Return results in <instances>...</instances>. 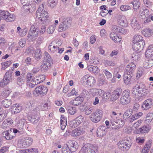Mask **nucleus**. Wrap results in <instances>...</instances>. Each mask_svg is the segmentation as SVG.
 I'll list each match as a JSON object with an SVG mask.
<instances>
[{
    "instance_id": "4c0bfd02",
    "label": "nucleus",
    "mask_w": 153,
    "mask_h": 153,
    "mask_svg": "<svg viewBox=\"0 0 153 153\" xmlns=\"http://www.w3.org/2000/svg\"><path fill=\"white\" fill-rule=\"evenodd\" d=\"M8 14L6 16L4 20L7 22H11L15 19V15L13 14H11L8 12Z\"/></svg>"
},
{
    "instance_id": "864d4df0",
    "label": "nucleus",
    "mask_w": 153,
    "mask_h": 153,
    "mask_svg": "<svg viewBox=\"0 0 153 153\" xmlns=\"http://www.w3.org/2000/svg\"><path fill=\"white\" fill-rule=\"evenodd\" d=\"M130 101L128 98L127 99L120 98V102L122 105H126L129 103Z\"/></svg>"
},
{
    "instance_id": "cd10ccee",
    "label": "nucleus",
    "mask_w": 153,
    "mask_h": 153,
    "mask_svg": "<svg viewBox=\"0 0 153 153\" xmlns=\"http://www.w3.org/2000/svg\"><path fill=\"white\" fill-rule=\"evenodd\" d=\"M132 76V75L127 74V73H126L124 72L123 79L125 84L128 85L130 83Z\"/></svg>"
},
{
    "instance_id": "8fccbe9b",
    "label": "nucleus",
    "mask_w": 153,
    "mask_h": 153,
    "mask_svg": "<svg viewBox=\"0 0 153 153\" xmlns=\"http://www.w3.org/2000/svg\"><path fill=\"white\" fill-rule=\"evenodd\" d=\"M40 49L39 48L37 49L35 53L34 57L36 59H41L42 57Z\"/></svg>"
},
{
    "instance_id": "e433bc0d",
    "label": "nucleus",
    "mask_w": 153,
    "mask_h": 153,
    "mask_svg": "<svg viewBox=\"0 0 153 153\" xmlns=\"http://www.w3.org/2000/svg\"><path fill=\"white\" fill-rule=\"evenodd\" d=\"M132 113L131 109H128L124 112L123 115V118L125 120L128 119L131 116Z\"/></svg>"
},
{
    "instance_id": "f8f14e48",
    "label": "nucleus",
    "mask_w": 153,
    "mask_h": 153,
    "mask_svg": "<svg viewBox=\"0 0 153 153\" xmlns=\"http://www.w3.org/2000/svg\"><path fill=\"white\" fill-rule=\"evenodd\" d=\"M13 131V128H11L7 131L3 132L2 136L6 140H9L13 139L16 136L15 134Z\"/></svg>"
},
{
    "instance_id": "423d86ee",
    "label": "nucleus",
    "mask_w": 153,
    "mask_h": 153,
    "mask_svg": "<svg viewBox=\"0 0 153 153\" xmlns=\"http://www.w3.org/2000/svg\"><path fill=\"white\" fill-rule=\"evenodd\" d=\"M132 144L130 139H124L120 140L118 143V146L119 149L124 152H126L130 148Z\"/></svg>"
},
{
    "instance_id": "473e14b6",
    "label": "nucleus",
    "mask_w": 153,
    "mask_h": 153,
    "mask_svg": "<svg viewBox=\"0 0 153 153\" xmlns=\"http://www.w3.org/2000/svg\"><path fill=\"white\" fill-rule=\"evenodd\" d=\"M131 25L134 29H139L140 26L136 18H133L131 22Z\"/></svg>"
},
{
    "instance_id": "72a5a7b5",
    "label": "nucleus",
    "mask_w": 153,
    "mask_h": 153,
    "mask_svg": "<svg viewBox=\"0 0 153 153\" xmlns=\"http://www.w3.org/2000/svg\"><path fill=\"white\" fill-rule=\"evenodd\" d=\"M60 122L61 128L62 130H64L65 129L67 124L66 118L64 117V116H61Z\"/></svg>"
},
{
    "instance_id": "5701e85b",
    "label": "nucleus",
    "mask_w": 153,
    "mask_h": 153,
    "mask_svg": "<svg viewBox=\"0 0 153 153\" xmlns=\"http://www.w3.org/2000/svg\"><path fill=\"white\" fill-rule=\"evenodd\" d=\"M13 123V120L10 118L6 119L2 123L1 125V127L2 128H5L9 127Z\"/></svg>"
},
{
    "instance_id": "20e7f679",
    "label": "nucleus",
    "mask_w": 153,
    "mask_h": 153,
    "mask_svg": "<svg viewBox=\"0 0 153 153\" xmlns=\"http://www.w3.org/2000/svg\"><path fill=\"white\" fill-rule=\"evenodd\" d=\"M25 121V120L23 118L18 117L16 118V122L17 129L13 128V131L15 133H18V135L24 133L23 127Z\"/></svg>"
},
{
    "instance_id": "de8ad7c7",
    "label": "nucleus",
    "mask_w": 153,
    "mask_h": 153,
    "mask_svg": "<svg viewBox=\"0 0 153 153\" xmlns=\"http://www.w3.org/2000/svg\"><path fill=\"white\" fill-rule=\"evenodd\" d=\"M98 147L95 145L91 144L88 153H96L98 151Z\"/></svg>"
},
{
    "instance_id": "49530a36",
    "label": "nucleus",
    "mask_w": 153,
    "mask_h": 153,
    "mask_svg": "<svg viewBox=\"0 0 153 153\" xmlns=\"http://www.w3.org/2000/svg\"><path fill=\"white\" fill-rule=\"evenodd\" d=\"M12 63L10 61H6L5 62H2L1 64V69L3 70H5Z\"/></svg>"
},
{
    "instance_id": "a878e982",
    "label": "nucleus",
    "mask_w": 153,
    "mask_h": 153,
    "mask_svg": "<svg viewBox=\"0 0 153 153\" xmlns=\"http://www.w3.org/2000/svg\"><path fill=\"white\" fill-rule=\"evenodd\" d=\"M118 22L119 24L122 27H126L127 26V22L124 16L120 17Z\"/></svg>"
},
{
    "instance_id": "680f3d73",
    "label": "nucleus",
    "mask_w": 153,
    "mask_h": 153,
    "mask_svg": "<svg viewBox=\"0 0 153 153\" xmlns=\"http://www.w3.org/2000/svg\"><path fill=\"white\" fill-rule=\"evenodd\" d=\"M131 8V7L130 6L127 5H122L120 7V10L122 11H127Z\"/></svg>"
},
{
    "instance_id": "bb28decb",
    "label": "nucleus",
    "mask_w": 153,
    "mask_h": 153,
    "mask_svg": "<svg viewBox=\"0 0 153 153\" xmlns=\"http://www.w3.org/2000/svg\"><path fill=\"white\" fill-rule=\"evenodd\" d=\"M66 109L68 113L71 115H73L76 112V108L75 107L67 105L66 106Z\"/></svg>"
},
{
    "instance_id": "13d9d810",
    "label": "nucleus",
    "mask_w": 153,
    "mask_h": 153,
    "mask_svg": "<svg viewBox=\"0 0 153 153\" xmlns=\"http://www.w3.org/2000/svg\"><path fill=\"white\" fill-rule=\"evenodd\" d=\"M98 89L96 88H91L89 90V92L90 94L93 96H96Z\"/></svg>"
},
{
    "instance_id": "4d7b16f0",
    "label": "nucleus",
    "mask_w": 153,
    "mask_h": 153,
    "mask_svg": "<svg viewBox=\"0 0 153 153\" xmlns=\"http://www.w3.org/2000/svg\"><path fill=\"white\" fill-rule=\"evenodd\" d=\"M62 153H71L72 152L66 145L62 148Z\"/></svg>"
},
{
    "instance_id": "09e8293b",
    "label": "nucleus",
    "mask_w": 153,
    "mask_h": 153,
    "mask_svg": "<svg viewBox=\"0 0 153 153\" xmlns=\"http://www.w3.org/2000/svg\"><path fill=\"white\" fill-rule=\"evenodd\" d=\"M8 14L7 11L4 10H0V20L1 19L4 20L6 18V16Z\"/></svg>"
},
{
    "instance_id": "f704fd0d",
    "label": "nucleus",
    "mask_w": 153,
    "mask_h": 153,
    "mask_svg": "<svg viewBox=\"0 0 153 153\" xmlns=\"http://www.w3.org/2000/svg\"><path fill=\"white\" fill-rule=\"evenodd\" d=\"M146 56H151L153 55V45H149L145 52Z\"/></svg>"
},
{
    "instance_id": "4be33fe9",
    "label": "nucleus",
    "mask_w": 153,
    "mask_h": 153,
    "mask_svg": "<svg viewBox=\"0 0 153 153\" xmlns=\"http://www.w3.org/2000/svg\"><path fill=\"white\" fill-rule=\"evenodd\" d=\"M142 33L146 37H149L153 35V29L146 28L141 31Z\"/></svg>"
},
{
    "instance_id": "7ed1b4c3",
    "label": "nucleus",
    "mask_w": 153,
    "mask_h": 153,
    "mask_svg": "<svg viewBox=\"0 0 153 153\" xmlns=\"http://www.w3.org/2000/svg\"><path fill=\"white\" fill-rule=\"evenodd\" d=\"M44 6L45 4L40 5L36 13L37 17L40 18L41 21L43 22H48V12L43 9Z\"/></svg>"
},
{
    "instance_id": "dca6fc26",
    "label": "nucleus",
    "mask_w": 153,
    "mask_h": 153,
    "mask_svg": "<svg viewBox=\"0 0 153 153\" xmlns=\"http://www.w3.org/2000/svg\"><path fill=\"white\" fill-rule=\"evenodd\" d=\"M153 104V100L151 99H147L143 102L141 108L144 110H148L151 108Z\"/></svg>"
},
{
    "instance_id": "ddd939ff",
    "label": "nucleus",
    "mask_w": 153,
    "mask_h": 153,
    "mask_svg": "<svg viewBox=\"0 0 153 153\" xmlns=\"http://www.w3.org/2000/svg\"><path fill=\"white\" fill-rule=\"evenodd\" d=\"M136 68L135 64L133 62H131L128 65L125 69L124 72L133 75Z\"/></svg>"
},
{
    "instance_id": "603ef678",
    "label": "nucleus",
    "mask_w": 153,
    "mask_h": 153,
    "mask_svg": "<svg viewBox=\"0 0 153 153\" xmlns=\"http://www.w3.org/2000/svg\"><path fill=\"white\" fill-rule=\"evenodd\" d=\"M132 4L133 5V8L135 10L138 9L140 7V4L137 0L134 1L132 2Z\"/></svg>"
},
{
    "instance_id": "c756f323",
    "label": "nucleus",
    "mask_w": 153,
    "mask_h": 153,
    "mask_svg": "<svg viewBox=\"0 0 153 153\" xmlns=\"http://www.w3.org/2000/svg\"><path fill=\"white\" fill-rule=\"evenodd\" d=\"M50 59H47V62H46L41 65L42 69L44 71H47L51 66L50 62H51V60Z\"/></svg>"
},
{
    "instance_id": "aec40b11",
    "label": "nucleus",
    "mask_w": 153,
    "mask_h": 153,
    "mask_svg": "<svg viewBox=\"0 0 153 153\" xmlns=\"http://www.w3.org/2000/svg\"><path fill=\"white\" fill-rule=\"evenodd\" d=\"M125 123L121 120L119 119L117 122L116 123H114L111 126V128L113 129H118L122 128L124 125Z\"/></svg>"
},
{
    "instance_id": "2f4dec72",
    "label": "nucleus",
    "mask_w": 153,
    "mask_h": 153,
    "mask_svg": "<svg viewBox=\"0 0 153 153\" xmlns=\"http://www.w3.org/2000/svg\"><path fill=\"white\" fill-rule=\"evenodd\" d=\"M110 36V38L116 42H120L121 41V39L118 36L117 33H114V32L111 33Z\"/></svg>"
},
{
    "instance_id": "2eb2a0df",
    "label": "nucleus",
    "mask_w": 153,
    "mask_h": 153,
    "mask_svg": "<svg viewBox=\"0 0 153 153\" xmlns=\"http://www.w3.org/2000/svg\"><path fill=\"white\" fill-rule=\"evenodd\" d=\"M107 132V128L104 125H101L97 128V133L98 137H101L105 135Z\"/></svg>"
},
{
    "instance_id": "a211bd4d",
    "label": "nucleus",
    "mask_w": 153,
    "mask_h": 153,
    "mask_svg": "<svg viewBox=\"0 0 153 153\" xmlns=\"http://www.w3.org/2000/svg\"><path fill=\"white\" fill-rule=\"evenodd\" d=\"M148 89L143 83H140L137 84L133 88L132 93L133 94H136V91L138 90H143V89Z\"/></svg>"
},
{
    "instance_id": "58836bf2",
    "label": "nucleus",
    "mask_w": 153,
    "mask_h": 153,
    "mask_svg": "<svg viewBox=\"0 0 153 153\" xmlns=\"http://www.w3.org/2000/svg\"><path fill=\"white\" fill-rule=\"evenodd\" d=\"M151 143L150 141L147 142L142 151V153H148L150 148Z\"/></svg>"
},
{
    "instance_id": "5fc2aeb1",
    "label": "nucleus",
    "mask_w": 153,
    "mask_h": 153,
    "mask_svg": "<svg viewBox=\"0 0 153 153\" xmlns=\"http://www.w3.org/2000/svg\"><path fill=\"white\" fill-rule=\"evenodd\" d=\"M10 93V91L9 89H6L3 91L1 94V95L6 97H8Z\"/></svg>"
},
{
    "instance_id": "0e129e2a",
    "label": "nucleus",
    "mask_w": 153,
    "mask_h": 153,
    "mask_svg": "<svg viewBox=\"0 0 153 153\" xmlns=\"http://www.w3.org/2000/svg\"><path fill=\"white\" fill-rule=\"evenodd\" d=\"M104 63L106 66H114L115 65L114 63L112 61H108V60L105 61Z\"/></svg>"
},
{
    "instance_id": "69168bd1",
    "label": "nucleus",
    "mask_w": 153,
    "mask_h": 153,
    "mask_svg": "<svg viewBox=\"0 0 153 153\" xmlns=\"http://www.w3.org/2000/svg\"><path fill=\"white\" fill-rule=\"evenodd\" d=\"M55 29V27L54 26H50L47 30V31L48 33L49 34H51L53 33Z\"/></svg>"
},
{
    "instance_id": "0eeeda50",
    "label": "nucleus",
    "mask_w": 153,
    "mask_h": 153,
    "mask_svg": "<svg viewBox=\"0 0 153 153\" xmlns=\"http://www.w3.org/2000/svg\"><path fill=\"white\" fill-rule=\"evenodd\" d=\"M103 112L102 110L98 109L92 113L90 116V118L94 123H97L102 118Z\"/></svg>"
},
{
    "instance_id": "6ab92c4d",
    "label": "nucleus",
    "mask_w": 153,
    "mask_h": 153,
    "mask_svg": "<svg viewBox=\"0 0 153 153\" xmlns=\"http://www.w3.org/2000/svg\"><path fill=\"white\" fill-rule=\"evenodd\" d=\"M133 44V48L135 51H141L144 46L145 41H140V42Z\"/></svg>"
},
{
    "instance_id": "774afa93",
    "label": "nucleus",
    "mask_w": 153,
    "mask_h": 153,
    "mask_svg": "<svg viewBox=\"0 0 153 153\" xmlns=\"http://www.w3.org/2000/svg\"><path fill=\"white\" fill-rule=\"evenodd\" d=\"M120 28L118 27L117 26L114 25L112 27V30L113 31V32H114V33H119Z\"/></svg>"
},
{
    "instance_id": "79ce46f5",
    "label": "nucleus",
    "mask_w": 153,
    "mask_h": 153,
    "mask_svg": "<svg viewBox=\"0 0 153 153\" xmlns=\"http://www.w3.org/2000/svg\"><path fill=\"white\" fill-rule=\"evenodd\" d=\"M3 106L5 108H8L11 104V101L10 100L5 99L1 102Z\"/></svg>"
},
{
    "instance_id": "7c9ffc66",
    "label": "nucleus",
    "mask_w": 153,
    "mask_h": 153,
    "mask_svg": "<svg viewBox=\"0 0 153 153\" xmlns=\"http://www.w3.org/2000/svg\"><path fill=\"white\" fill-rule=\"evenodd\" d=\"M53 42H52L50 44L48 47V49L52 53H55L59 49V48L57 46H55L53 45Z\"/></svg>"
},
{
    "instance_id": "ea45409f",
    "label": "nucleus",
    "mask_w": 153,
    "mask_h": 153,
    "mask_svg": "<svg viewBox=\"0 0 153 153\" xmlns=\"http://www.w3.org/2000/svg\"><path fill=\"white\" fill-rule=\"evenodd\" d=\"M102 94V100L104 102L107 101L111 95V93L109 92L104 93Z\"/></svg>"
},
{
    "instance_id": "a19ab883",
    "label": "nucleus",
    "mask_w": 153,
    "mask_h": 153,
    "mask_svg": "<svg viewBox=\"0 0 153 153\" xmlns=\"http://www.w3.org/2000/svg\"><path fill=\"white\" fill-rule=\"evenodd\" d=\"M39 117L37 114L32 115L31 117L30 120L31 122L34 124L36 123L39 121Z\"/></svg>"
},
{
    "instance_id": "6e6552de",
    "label": "nucleus",
    "mask_w": 153,
    "mask_h": 153,
    "mask_svg": "<svg viewBox=\"0 0 153 153\" xmlns=\"http://www.w3.org/2000/svg\"><path fill=\"white\" fill-rule=\"evenodd\" d=\"M33 141V140L31 137H26L19 141L18 146L21 148H26L31 145Z\"/></svg>"
},
{
    "instance_id": "c9c22d12",
    "label": "nucleus",
    "mask_w": 153,
    "mask_h": 153,
    "mask_svg": "<svg viewBox=\"0 0 153 153\" xmlns=\"http://www.w3.org/2000/svg\"><path fill=\"white\" fill-rule=\"evenodd\" d=\"M140 41H145L143 37L140 35H135L133 38V43H138Z\"/></svg>"
},
{
    "instance_id": "a18cd8bd",
    "label": "nucleus",
    "mask_w": 153,
    "mask_h": 153,
    "mask_svg": "<svg viewBox=\"0 0 153 153\" xmlns=\"http://www.w3.org/2000/svg\"><path fill=\"white\" fill-rule=\"evenodd\" d=\"M153 65V60L152 59L149 60L148 62H145L143 64V67L146 68H149Z\"/></svg>"
},
{
    "instance_id": "1a4fd4ad",
    "label": "nucleus",
    "mask_w": 153,
    "mask_h": 153,
    "mask_svg": "<svg viewBox=\"0 0 153 153\" xmlns=\"http://www.w3.org/2000/svg\"><path fill=\"white\" fill-rule=\"evenodd\" d=\"M81 82L84 85L91 86L95 83V80L94 77L90 76L89 75H86L82 78Z\"/></svg>"
},
{
    "instance_id": "f3484780",
    "label": "nucleus",
    "mask_w": 153,
    "mask_h": 153,
    "mask_svg": "<svg viewBox=\"0 0 153 153\" xmlns=\"http://www.w3.org/2000/svg\"><path fill=\"white\" fill-rule=\"evenodd\" d=\"M83 119L84 117L82 116L79 115L74 120L72 121L71 126L72 127H75L79 126L82 122Z\"/></svg>"
},
{
    "instance_id": "37998d69",
    "label": "nucleus",
    "mask_w": 153,
    "mask_h": 153,
    "mask_svg": "<svg viewBox=\"0 0 153 153\" xmlns=\"http://www.w3.org/2000/svg\"><path fill=\"white\" fill-rule=\"evenodd\" d=\"M48 5L49 7L53 8L58 3V0H48Z\"/></svg>"
},
{
    "instance_id": "412c9836",
    "label": "nucleus",
    "mask_w": 153,
    "mask_h": 153,
    "mask_svg": "<svg viewBox=\"0 0 153 153\" xmlns=\"http://www.w3.org/2000/svg\"><path fill=\"white\" fill-rule=\"evenodd\" d=\"M84 132L82 128L79 127L74 129L72 131L71 135L74 137H76L83 134Z\"/></svg>"
},
{
    "instance_id": "3c124183",
    "label": "nucleus",
    "mask_w": 153,
    "mask_h": 153,
    "mask_svg": "<svg viewBox=\"0 0 153 153\" xmlns=\"http://www.w3.org/2000/svg\"><path fill=\"white\" fill-rule=\"evenodd\" d=\"M42 105L41 106L42 110L47 111L50 108V106L47 102L42 103Z\"/></svg>"
},
{
    "instance_id": "bf43d9fd",
    "label": "nucleus",
    "mask_w": 153,
    "mask_h": 153,
    "mask_svg": "<svg viewBox=\"0 0 153 153\" xmlns=\"http://www.w3.org/2000/svg\"><path fill=\"white\" fill-rule=\"evenodd\" d=\"M94 109V107L93 106L90 107L88 108H85V114L86 115L90 114L92 112Z\"/></svg>"
},
{
    "instance_id": "c03bdc74",
    "label": "nucleus",
    "mask_w": 153,
    "mask_h": 153,
    "mask_svg": "<svg viewBox=\"0 0 153 153\" xmlns=\"http://www.w3.org/2000/svg\"><path fill=\"white\" fill-rule=\"evenodd\" d=\"M153 119V114L152 113H148L145 119V122L147 123H149Z\"/></svg>"
},
{
    "instance_id": "9d476101",
    "label": "nucleus",
    "mask_w": 153,
    "mask_h": 153,
    "mask_svg": "<svg viewBox=\"0 0 153 153\" xmlns=\"http://www.w3.org/2000/svg\"><path fill=\"white\" fill-rule=\"evenodd\" d=\"M149 92L148 89L138 90L136 91V94H134L135 97L136 101L140 102L142 101L146 96L148 92Z\"/></svg>"
},
{
    "instance_id": "052dcab7",
    "label": "nucleus",
    "mask_w": 153,
    "mask_h": 153,
    "mask_svg": "<svg viewBox=\"0 0 153 153\" xmlns=\"http://www.w3.org/2000/svg\"><path fill=\"white\" fill-rule=\"evenodd\" d=\"M27 80L29 82H34V79L35 78L33 77L30 73H28L27 75Z\"/></svg>"
},
{
    "instance_id": "b1692460",
    "label": "nucleus",
    "mask_w": 153,
    "mask_h": 153,
    "mask_svg": "<svg viewBox=\"0 0 153 153\" xmlns=\"http://www.w3.org/2000/svg\"><path fill=\"white\" fill-rule=\"evenodd\" d=\"M122 90L120 88H118L114 90L113 92L114 95V99L116 100L118 99L122 94Z\"/></svg>"
},
{
    "instance_id": "c85d7f7f",
    "label": "nucleus",
    "mask_w": 153,
    "mask_h": 153,
    "mask_svg": "<svg viewBox=\"0 0 153 153\" xmlns=\"http://www.w3.org/2000/svg\"><path fill=\"white\" fill-rule=\"evenodd\" d=\"M87 68L89 71L95 74H97L100 71L98 68L96 66L89 65L88 66Z\"/></svg>"
},
{
    "instance_id": "338daca9",
    "label": "nucleus",
    "mask_w": 153,
    "mask_h": 153,
    "mask_svg": "<svg viewBox=\"0 0 153 153\" xmlns=\"http://www.w3.org/2000/svg\"><path fill=\"white\" fill-rule=\"evenodd\" d=\"M30 0H21V4L24 6H29L30 4Z\"/></svg>"
},
{
    "instance_id": "9b49d317",
    "label": "nucleus",
    "mask_w": 153,
    "mask_h": 153,
    "mask_svg": "<svg viewBox=\"0 0 153 153\" xmlns=\"http://www.w3.org/2000/svg\"><path fill=\"white\" fill-rule=\"evenodd\" d=\"M48 89L45 86L40 85L37 86L35 88V91L37 95L39 96L41 95L42 96L45 95L48 92Z\"/></svg>"
},
{
    "instance_id": "f257e3e1",
    "label": "nucleus",
    "mask_w": 153,
    "mask_h": 153,
    "mask_svg": "<svg viewBox=\"0 0 153 153\" xmlns=\"http://www.w3.org/2000/svg\"><path fill=\"white\" fill-rule=\"evenodd\" d=\"M40 28V30L36 28L34 25L31 26L27 36V39L29 41H33L35 40L37 36L39 33L43 34L45 32L46 27L44 24L42 25Z\"/></svg>"
},
{
    "instance_id": "393cba45",
    "label": "nucleus",
    "mask_w": 153,
    "mask_h": 153,
    "mask_svg": "<svg viewBox=\"0 0 153 153\" xmlns=\"http://www.w3.org/2000/svg\"><path fill=\"white\" fill-rule=\"evenodd\" d=\"M83 101V98L82 97H76L74 100L71 101V103L72 105L78 106L81 104Z\"/></svg>"
},
{
    "instance_id": "f03ea898",
    "label": "nucleus",
    "mask_w": 153,
    "mask_h": 153,
    "mask_svg": "<svg viewBox=\"0 0 153 153\" xmlns=\"http://www.w3.org/2000/svg\"><path fill=\"white\" fill-rule=\"evenodd\" d=\"M59 21L61 23L59 27L58 31L62 32L68 29L71 25L72 20L70 17L62 16L59 19Z\"/></svg>"
},
{
    "instance_id": "6e6d98bb",
    "label": "nucleus",
    "mask_w": 153,
    "mask_h": 153,
    "mask_svg": "<svg viewBox=\"0 0 153 153\" xmlns=\"http://www.w3.org/2000/svg\"><path fill=\"white\" fill-rule=\"evenodd\" d=\"M149 130V128L146 126H144L139 129V131L142 133L147 132Z\"/></svg>"
},
{
    "instance_id": "39448f33",
    "label": "nucleus",
    "mask_w": 153,
    "mask_h": 153,
    "mask_svg": "<svg viewBox=\"0 0 153 153\" xmlns=\"http://www.w3.org/2000/svg\"><path fill=\"white\" fill-rule=\"evenodd\" d=\"M13 72L9 71L6 72L3 79L0 81V88H3L12 81Z\"/></svg>"
},
{
    "instance_id": "4468645a",
    "label": "nucleus",
    "mask_w": 153,
    "mask_h": 153,
    "mask_svg": "<svg viewBox=\"0 0 153 153\" xmlns=\"http://www.w3.org/2000/svg\"><path fill=\"white\" fill-rule=\"evenodd\" d=\"M66 145L72 152H75L78 148L77 143L74 140L69 141Z\"/></svg>"
},
{
    "instance_id": "e2e57ef3",
    "label": "nucleus",
    "mask_w": 153,
    "mask_h": 153,
    "mask_svg": "<svg viewBox=\"0 0 153 153\" xmlns=\"http://www.w3.org/2000/svg\"><path fill=\"white\" fill-rule=\"evenodd\" d=\"M103 73L105 75L107 79H109L112 76L111 74L108 71L107 69L103 70Z\"/></svg>"
}]
</instances>
